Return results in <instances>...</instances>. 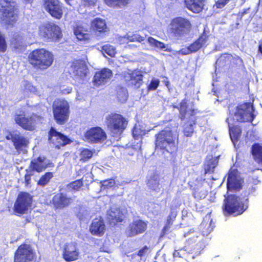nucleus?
<instances>
[{
    "label": "nucleus",
    "mask_w": 262,
    "mask_h": 262,
    "mask_svg": "<svg viewBox=\"0 0 262 262\" xmlns=\"http://www.w3.org/2000/svg\"><path fill=\"white\" fill-rule=\"evenodd\" d=\"M249 194V192H245V198L243 200L239 196L228 195L224 201L222 207L224 214L226 216L242 214L248 207Z\"/></svg>",
    "instance_id": "nucleus-1"
},
{
    "label": "nucleus",
    "mask_w": 262,
    "mask_h": 262,
    "mask_svg": "<svg viewBox=\"0 0 262 262\" xmlns=\"http://www.w3.org/2000/svg\"><path fill=\"white\" fill-rule=\"evenodd\" d=\"M105 123L110 136L120 138L127 127L128 120L122 115L114 112L106 117Z\"/></svg>",
    "instance_id": "nucleus-2"
},
{
    "label": "nucleus",
    "mask_w": 262,
    "mask_h": 262,
    "mask_svg": "<svg viewBox=\"0 0 262 262\" xmlns=\"http://www.w3.org/2000/svg\"><path fill=\"white\" fill-rule=\"evenodd\" d=\"M28 60L34 69L44 70L52 64L54 55L52 52L44 48L37 49L29 53Z\"/></svg>",
    "instance_id": "nucleus-3"
},
{
    "label": "nucleus",
    "mask_w": 262,
    "mask_h": 262,
    "mask_svg": "<svg viewBox=\"0 0 262 262\" xmlns=\"http://www.w3.org/2000/svg\"><path fill=\"white\" fill-rule=\"evenodd\" d=\"M155 145L157 148L170 154L178 149V138L171 130H161L155 136Z\"/></svg>",
    "instance_id": "nucleus-4"
},
{
    "label": "nucleus",
    "mask_w": 262,
    "mask_h": 262,
    "mask_svg": "<svg viewBox=\"0 0 262 262\" xmlns=\"http://www.w3.org/2000/svg\"><path fill=\"white\" fill-rule=\"evenodd\" d=\"M0 20L7 27H13L18 20V10L15 2L0 0Z\"/></svg>",
    "instance_id": "nucleus-5"
},
{
    "label": "nucleus",
    "mask_w": 262,
    "mask_h": 262,
    "mask_svg": "<svg viewBox=\"0 0 262 262\" xmlns=\"http://www.w3.org/2000/svg\"><path fill=\"white\" fill-rule=\"evenodd\" d=\"M254 112L253 103L247 102L239 103L227 118L238 123H252L256 117Z\"/></svg>",
    "instance_id": "nucleus-6"
},
{
    "label": "nucleus",
    "mask_w": 262,
    "mask_h": 262,
    "mask_svg": "<svg viewBox=\"0 0 262 262\" xmlns=\"http://www.w3.org/2000/svg\"><path fill=\"white\" fill-rule=\"evenodd\" d=\"M192 27V24L188 19L178 16L171 20L168 31L174 37L180 38L189 34Z\"/></svg>",
    "instance_id": "nucleus-7"
},
{
    "label": "nucleus",
    "mask_w": 262,
    "mask_h": 262,
    "mask_svg": "<svg viewBox=\"0 0 262 262\" xmlns=\"http://www.w3.org/2000/svg\"><path fill=\"white\" fill-rule=\"evenodd\" d=\"M43 117L41 115L32 113L26 116L25 112H20V114L14 115V121L16 124L25 130H34L38 123H41Z\"/></svg>",
    "instance_id": "nucleus-8"
},
{
    "label": "nucleus",
    "mask_w": 262,
    "mask_h": 262,
    "mask_svg": "<svg viewBox=\"0 0 262 262\" xmlns=\"http://www.w3.org/2000/svg\"><path fill=\"white\" fill-rule=\"evenodd\" d=\"M38 35L46 41H57L62 37L60 28L52 22H47L40 26Z\"/></svg>",
    "instance_id": "nucleus-9"
},
{
    "label": "nucleus",
    "mask_w": 262,
    "mask_h": 262,
    "mask_svg": "<svg viewBox=\"0 0 262 262\" xmlns=\"http://www.w3.org/2000/svg\"><path fill=\"white\" fill-rule=\"evenodd\" d=\"M53 114L56 122L60 125L66 123L69 118L70 106L64 99L55 100L52 105Z\"/></svg>",
    "instance_id": "nucleus-10"
},
{
    "label": "nucleus",
    "mask_w": 262,
    "mask_h": 262,
    "mask_svg": "<svg viewBox=\"0 0 262 262\" xmlns=\"http://www.w3.org/2000/svg\"><path fill=\"white\" fill-rule=\"evenodd\" d=\"M32 202V195L29 192L20 191L14 202L13 211L17 215L25 214L31 207Z\"/></svg>",
    "instance_id": "nucleus-11"
},
{
    "label": "nucleus",
    "mask_w": 262,
    "mask_h": 262,
    "mask_svg": "<svg viewBox=\"0 0 262 262\" xmlns=\"http://www.w3.org/2000/svg\"><path fill=\"white\" fill-rule=\"evenodd\" d=\"M36 259V254L30 244L20 245L14 254V262H32Z\"/></svg>",
    "instance_id": "nucleus-12"
},
{
    "label": "nucleus",
    "mask_w": 262,
    "mask_h": 262,
    "mask_svg": "<svg viewBox=\"0 0 262 262\" xmlns=\"http://www.w3.org/2000/svg\"><path fill=\"white\" fill-rule=\"evenodd\" d=\"M49 143L57 149H60L72 143L71 139L64 134L58 132L53 127H51L48 132Z\"/></svg>",
    "instance_id": "nucleus-13"
},
{
    "label": "nucleus",
    "mask_w": 262,
    "mask_h": 262,
    "mask_svg": "<svg viewBox=\"0 0 262 262\" xmlns=\"http://www.w3.org/2000/svg\"><path fill=\"white\" fill-rule=\"evenodd\" d=\"M80 253L77 244L75 242H70L63 245L61 256L66 262H72L79 258Z\"/></svg>",
    "instance_id": "nucleus-14"
},
{
    "label": "nucleus",
    "mask_w": 262,
    "mask_h": 262,
    "mask_svg": "<svg viewBox=\"0 0 262 262\" xmlns=\"http://www.w3.org/2000/svg\"><path fill=\"white\" fill-rule=\"evenodd\" d=\"M84 137L91 143H101L104 141L107 136L104 130L100 127H92L84 134Z\"/></svg>",
    "instance_id": "nucleus-15"
},
{
    "label": "nucleus",
    "mask_w": 262,
    "mask_h": 262,
    "mask_svg": "<svg viewBox=\"0 0 262 262\" xmlns=\"http://www.w3.org/2000/svg\"><path fill=\"white\" fill-rule=\"evenodd\" d=\"M54 164L49 161L45 156H39L33 159L28 166L32 171L40 173L49 167H52Z\"/></svg>",
    "instance_id": "nucleus-16"
},
{
    "label": "nucleus",
    "mask_w": 262,
    "mask_h": 262,
    "mask_svg": "<svg viewBox=\"0 0 262 262\" xmlns=\"http://www.w3.org/2000/svg\"><path fill=\"white\" fill-rule=\"evenodd\" d=\"M126 213V211L119 207H112L107 211V220L110 225L116 226L124 221Z\"/></svg>",
    "instance_id": "nucleus-17"
},
{
    "label": "nucleus",
    "mask_w": 262,
    "mask_h": 262,
    "mask_svg": "<svg viewBox=\"0 0 262 262\" xmlns=\"http://www.w3.org/2000/svg\"><path fill=\"white\" fill-rule=\"evenodd\" d=\"M5 138L7 140H11L15 149L18 151L20 152L26 148L29 145V140L25 137L20 135L19 134L12 133L9 132Z\"/></svg>",
    "instance_id": "nucleus-18"
},
{
    "label": "nucleus",
    "mask_w": 262,
    "mask_h": 262,
    "mask_svg": "<svg viewBox=\"0 0 262 262\" xmlns=\"http://www.w3.org/2000/svg\"><path fill=\"white\" fill-rule=\"evenodd\" d=\"M44 6L53 18L59 19L62 17V8L58 0H45Z\"/></svg>",
    "instance_id": "nucleus-19"
},
{
    "label": "nucleus",
    "mask_w": 262,
    "mask_h": 262,
    "mask_svg": "<svg viewBox=\"0 0 262 262\" xmlns=\"http://www.w3.org/2000/svg\"><path fill=\"white\" fill-rule=\"evenodd\" d=\"M236 169H230L228 172L227 187L230 191H239L242 188L243 181L238 178Z\"/></svg>",
    "instance_id": "nucleus-20"
},
{
    "label": "nucleus",
    "mask_w": 262,
    "mask_h": 262,
    "mask_svg": "<svg viewBox=\"0 0 262 262\" xmlns=\"http://www.w3.org/2000/svg\"><path fill=\"white\" fill-rule=\"evenodd\" d=\"M51 203L55 209H61L70 206L72 202V199L63 192L55 194L52 198Z\"/></svg>",
    "instance_id": "nucleus-21"
},
{
    "label": "nucleus",
    "mask_w": 262,
    "mask_h": 262,
    "mask_svg": "<svg viewBox=\"0 0 262 262\" xmlns=\"http://www.w3.org/2000/svg\"><path fill=\"white\" fill-rule=\"evenodd\" d=\"M113 76L112 71L108 68H103L96 72L93 77V83L95 86H99L105 84Z\"/></svg>",
    "instance_id": "nucleus-22"
},
{
    "label": "nucleus",
    "mask_w": 262,
    "mask_h": 262,
    "mask_svg": "<svg viewBox=\"0 0 262 262\" xmlns=\"http://www.w3.org/2000/svg\"><path fill=\"white\" fill-rule=\"evenodd\" d=\"M147 228V224L141 220H137L130 223L127 230V236H134L143 233Z\"/></svg>",
    "instance_id": "nucleus-23"
},
{
    "label": "nucleus",
    "mask_w": 262,
    "mask_h": 262,
    "mask_svg": "<svg viewBox=\"0 0 262 262\" xmlns=\"http://www.w3.org/2000/svg\"><path fill=\"white\" fill-rule=\"evenodd\" d=\"M226 121L229 128V134L231 141L234 144L236 143L241 137L242 129L241 126L236 124L237 122L227 118Z\"/></svg>",
    "instance_id": "nucleus-24"
},
{
    "label": "nucleus",
    "mask_w": 262,
    "mask_h": 262,
    "mask_svg": "<svg viewBox=\"0 0 262 262\" xmlns=\"http://www.w3.org/2000/svg\"><path fill=\"white\" fill-rule=\"evenodd\" d=\"M90 30L99 35L104 34L108 31L105 20L99 17L95 18L91 21Z\"/></svg>",
    "instance_id": "nucleus-25"
},
{
    "label": "nucleus",
    "mask_w": 262,
    "mask_h": 262,
    "mask_svg": "<svg viewBox=\"0 0 262 262\" xmlns=\"http://www.w3.org/2000/svg\"><path fill=\"white\" fill-rule=\"evenodd\" d=\"M123 77L126 81H132L133 85L138 88L142 84L143 75L140 71L125 72L123 73Z\"/></svg>",
    "instance_id": "nucleus-26"
},
{
    "label": "nucleus",
    "mask_w": 262,
    "mask_h": 262,
    "mask_svg": "<svg viewBox=\"0 0 262 262\" xmlns=\"http://www.w3.org/2000/svg\"><path fill=\"white\" fill-rule=\"evenodd\" d=\"M105 230V225L102 219L95 218L93 220L90 226V231L92 235L101 236Z\"/></svg>",
    "instance_id": "nucleus-27"
},
{
    "label": "nucleus",
    "mask_w": 262,
    "mask_h": 262,
    "mask_svg": "<svg viewBox=\"0 0 262 262\" xmlns=\"http://www.w3.org/2000/svg\"><path fill=\"white\" fill-rule=\"evenodd\" d=\"M208 39V35L205 31L201 34L199 37L189 46L190 52L195 53L206 45Z\"/></svg>",
    "instance_id": "nucleus-28"
},
{
    "label": "nucleus",
    "mask_w": 262,
    "mask_h": 262,
    "mask_svg": "<svg viewBox=\"0 0 262 262\" xmlns=\"http://www.w3.org/2000/svg\"><path fill=\"white\" fill-rule=\"evenodd\" d=\"M184 3L187 9L193 13H200L204 7V0H184Z\"/></svg>",
    "instance_id": "nucleus-29"
},
{
    "label": "nucleus",
    "mask_w": 262,
    "mask_h": 262,
    "mask_svg": "<svg viewBox=\"0 0 262 262\" xmlns=\"http://www.w3.org/2000/svg\"><path fill=\"white\" fill-rule=\"evenodd\" d=\"M251 154L254 160L261 167L256 168L255 170H262V146L257 143L253 144L251 147Z\"/></svg>",
    "instance_id": "nucleus-30"
},
{
    "label": "nucleus",
    "mask_w": 262,
    "mask_h": 262,
    "mask_svg": "<svg viewBox=\"0 0 262 262\" xmlns=\"http://www.w3.org/2000/svg\"><path fill=\"white\" fill-rule=\"evenodd\" d=\"M74 33L79 40L86 41L90 39V34L88 31L81 25H77L74 27Z\"/></svg>",
    "instance_id": "nucleus-31"
},
{
    "label": "nucleus",
    "mask_w": 262,
    "mask_h": 262,
    "mask_svg": "<svg viewBox=\"0 0 262 262\" xmlns=\"http://www.w3.org/2000/svg\"><path fill=\"white\" fill-rule=\"evenodd\" d=\"M219 160L217 157H211V158L206 160L204 164V172L207 173H213L214 172V169L217 166Z\"/></svg>",
    "instance_id": "nucleus-32"
},
{
    "label": "nucleus",
    "mask_w": 262,
    "mask_h": 262,
    "mask_svg": "<svg viewBox=\"0 0 262 262\" xmlns=\"http://www.w3.org/2000/svg\"><path fill=\"white\" fill-rule=\"evenodd\" d=\"M10 45L15 49H20L23 45L24 37L19 32H15L10 40Z\"/></svg>",
    "instance_id": "nucleus-33"
},
{
    "label": "nucleus",
    "mask_w": 262,
    "mask_h": 262,
    "mask_svg": "<svg viewBox=\"0 0 262 262\" xmlns=\"http://www.w3.org/2000/svg\"><path fill=\"white\" fill-rule=\"evenodd\" d=\"M192 190L193 196L198 200L204 199L207 195V190L202 185H195Z\"/></svg>",
    "instance_id": "nucleus-34"
},
{
    "label": "nucleus",
    "mask_w": 262,
    "mask_h": 262,
    "mask_svg": "<svg viewBox=\"0 0 262 262\" xmlns=\"http://www.w3.org/2000/svg\"><path fill=\"white\" fill-rule=\"evenodd\" d=\"M191 243L194 244L192 245L193 247L192 250L196 254H200L205 247L204 242L202 239H199L198 236L193 237L192 239H191Z\"/></svg>",
    "instance_id": "nucleus-35"
},
{
    "label": "nucleus",
    "mask_w": 262,
    "mask_h": 262,
    "mask_svg": "<svg viewBox=\"0 0 262 262\" xmlns=\"http://www.w3.org/2000/svg\"><path fill=\"white\" fill-rule=\"evenodd\" d=\"M177 215V212L171 209L170 213L167 217L165 224L162 229V232L163 234H165L166 231L171 227L176 220Z\"/></svg>",
    "instance_id": "nucleus-36"
},
{
    "label": "nucleus",
    "mask_w": 262,
    "mask_h": 262,
    "mask_svg": "<svg viewBox=\"0 0 262 262\" xmlns=\"http://www.w3.org/2000/svg\"><path fill=\"white\" fill-rule=\"evenodd\" d=\"M73 72L76 76L80 79H83L86 76L87 68L85 65L83 64H78L74 65Z\"/></svg>",
    "instance_id": "nucleus-37"
},
{
    "label": "nucleus",
    "mask_w": 262,
    "mask_h": 262,
    "mask_svg": "<svg viewBox=\"0 0 262 262\" xmlns=\"http://www.w3.org/2000/svg\"><path fill=\"white\" fill-rule=\"evenodd\" d=\"M196 124V118L194 117L192 122H186L183 128V134L187 137H191L192 136L194 132V126Z\"/></svg>",
    "instance_id": "nucleus-38"
},
{
    "label": "nucleus",
    "mask_w": 262,
    "mask_h": 262,
    "mask_svg": "<svg viewBox=\"0 0 262 262\" xmlns=\"http://www.w3.org/2000/svg\"><path fill=\"white\" fill-rule=\"evenodd\" d=\"M105 3L109 7L114 8H121L126 6L129 0H104Z\"/></svg>",
    "instance_id": "nucleus-39"
},
{
    "label": "nucleus",
    "mask_w": 262,
    "mask_h": 262,
    "mask_svg": "<svg viewBox=\"0 0 262 262\" xmlns=\"http://www.w3.org/2000/svg\"><path fill=\"white\" fill-rule=\"evenodd\" d=\"M231 58L230 60L229 67L231 69H239L244 67L243 60L238 56L233 57L230 55Z\"/></svg>",
    "instance_id": "nucleus-40"
},
{
    "label": "nucleus",
    "mask_w": 262,
    "mask_h": 262,
    "mask_svg": "<svg viewBox=\"0 0 262 262\" xmlns=\"http://www.w3.org/2000/svg\"><path fill=\"white\" fill-rule=\"evenodd\" d=\"M175 108L178 109L181 120H184L186 118L187 109L188 107L187 101L186 99H183L180 103L179 107L174 106Z\"/></svg>",
    "instance_id": "nucleus-41"
},
{
    "label": "nucleus",
    "mask_w": 262,
    "mask_h": 262,
    "mask_svg": "<svg viewBox=\"0 0 262 262\" xmlns=\"http://www.w3.org/2000/svg\"><path fill=\"white\" fill-rule=\"evenodd\" d=\"M93 151L88 148H83L80 152V161L85 162L89 160L93 155Z\"/></svg>",
    "instance_id": "nucleus-42"
},
{
    "label": "nucleus",
    "mask_w": 262,
    "mask_h": 262,
    "mask_svg": "<svg viewBox=\"0 0 262 262\" xmlns=\"http://www.w3.org/2000/svg\"><path fill=\"white\" fill-rule=\"evenodd\" d=\"M53 177V172H46L44 174L41 176L37 182V184L41 186H44L48 183V182Z\"/></svg>",
    "instance_id": "nucleus-43"
},
{
    "label": "nucleus",
    "mask_w": 262,
    "mask_h": 262,
    "mask_svg": "<svg viewBox=\"0 0 262 262\" xmlns=\"http://www.w3.org/2000/svg\"><path fill=\"white\" fill-rule=\"evenodd\" d=\"M102 51L103 54L105 53L111 57H115L116 54V48L109 44L103 45L102 47Z\"/></svg>",
    "instance_id": "nucleus-44"
},
{
    "label": "nucleus",
    "mask_w": 262,
    "mask_h": 262,
    "mask_svg": "<svg viewBox=\"0 0 262 262\" xmlns=\"http://www.w3.org/2000/svg\"><path fill=\"white\" fill-rule=\"evenodd\" d=\"M147 41L151 46L160 50H163L166 48V46L164 43L152 37H149L147 39Z\"/></svg>",
    "instance_id": "nucleus-45"
},
{
    "label": "nucleus",
    "mask_w": 262,
    "mask_h": 262,
    "mask_svg": "<svg viewBox=\"0 0 262 262\" xmlns=\"http://www.w3.org/2000/svg\"><path fill=\"white\" fill-rule=\"evenodd\" d=\"M83 185V179H80L70 183L68 186L71 188L72 190H74L75 191H79L80 188Z\"/></svg>",
    "instance_id": "nucleus-46"
},
{
    "label": "nucleus",
    "mask_w": 262,
    "mask_h": 262,
    "mask_svg": "<svg viewBox=\"0 0 262 262\" xmlns=\"http://www.w3.org/2000/svg\"><path fill=\"white\" fill-rule=\"evenodd\" d=\"M147 184L150 188L158 186L159 183L158 176L155 174L151 176L147 181Z\"/></svg>",
    "instance_id": "nucleus-47"
},
{
    "label": "nucleus",
    "mask_w": 262,
    "mask_h": 262,
    "mask_svg": "<svg viewBox=\"0 0 262 262\" xmlns=\"http://www.w3.org/2000/svg\"><path fill=\"white\" fill-rule=\"evenodd\" d=\"M100 183L102 187L107 189L114 187L116 184L115 179L113 178L101 181Z\"/></svg>",
    "instance_id": "nucleus-48"
},
{
    "label": "nucleus",
    "mask_w": 262,
    "mask_h": 262,
    "mask_svg": "<svg viewBox=\"0 0 262 262\" xmlns=\"http://www.w3.org/2000/svg\"><path fill=\"white\" fill-rule=\"evenodd\" d=\"M7 43L5 35L0 32V53H4L7 51Z\"/></svg>",
    "instance_id": "nucleus-49"
},
{
    "label": "nucleus",
    "mask_w": 262,
    "mask_h": 262,
    "mask_svg": "<svg viewBox=\"0 0 262 262\" xmlns=\"http://www.w3.org/2000/svg\"><path fill=\"white\" fill-rule=\"evenodd\" d=\"M34 174V172L29 168L26 169V174H25V184L26 186H28L31 183V177Z\"/></svg>",
    "instance_id": "nucleus-50"
},
{
    "label": "nucleus",
    "mask_w": 262,
    "mask_h": 262,
    "mask_svg": "<svg viewBox=\"0 0 262 262\" xmlns=\"http://www.w3.org/2000/svg\"><path fill=\"white\" fill-rule=\"evenodd\" d=\"M128 40L132 42H141L145 40V38L138 33H134L128 37Z\"/></svg>",
    "instance_id": "nucleus-51"
},
{
    "label": "nucleus",
    "mask_w": 262,
    "mask_h": 262,
    "mask_svg": "<svg viewBox=\"0 0 262 262\" xmlns=\"http://www.w3.org/2000/svg\"><path fill=\"white\" fill-rule=\"evenodd\" d=\"M160 81L158 79H152L147 86L148 91H154L159 86Z\"/></svg>",
    "instance_id": "nucleus-52"
},
{
    "label": "nucleus",
    "mask_w": 262,
    "mask_h": 262,
    "mask_svg": "<svg viewBox=\"0 0 262 262\" xmlns=\"http://www.w3.org/2000/svg\"><path fill=\"white\" fill-rule=\"evenodd\" d=\"M230 0H217L214 4L213 7L216 9H222L225 7Z\"/></svg>",
    "instance_id": "nucleus-53"
},
{
    "label": "nucleus",
    "mask_w": 262,
    "mask_h": 262,
    "mask_svg": "<svg viewBox=\"0 0 262 262\" xmlns=\"http://www.w3.org/2000/svg\"><path fill=\"white\" fill-rule=\"evenodd\" d=\"M144 133L140 128L134 127L132 129V135L135 139H138L141 137Z\"/></svg>",
    "instance_id": "nucleus-54"
},
{
    "label": "nucleus",
    "mask_w": 262,
    "mask_h": 262,
    "mask_svg": "<svg viewBox=\"0 0 262 262\" xmlns=\"http://www.w3.org/2000/svg\"><path fill=\"white\" fill-rule=\"evenodd\" d=\"M84 6H94L97 0H81Z\"/></svg>",
    "instance_id": "nucleus-55"
},
{
    "label": "nucleus",
    "mask_w": 262,
    "mask_h": 262,
    "mask_svg": "<svg viewBox=\"0 0 262 262\" xmlns=\"http://www.w3.org/2000/svg\"><path fill=\"white\" fill-rule=\"evenodd\" d=\"M72 92V88L71 86H67L66 88L62 89L60 90V94L62 95H66L70 94Z\"/></svg>",
    "instance_id": "nucleus-56"
},
{
    "label": "nucleus",
    "mask_w": 262,
    "mask_h": 262,
    "mask_svg": "<svg viewBox=\"0 0 262 262\" xmlns=\"http://www.w3.org/2000/svg\"><path fill=\"white\" fill-rule=\"evenodd\" d=\"M148 249V247L147 246H144L142 248H141V249H140L137 253V255L138 256H139L140 257H142V256H143L145 253V252Z\"/></svg>",
    "instance_id": "nucleus-57"
},
{
    "label": "nucleus",
    "mask_w": 262,
    "mask_h": 262,
    "mask_svg": "<svg viewBox=\"0 0 262 262\" xmlns=\"http://www.w3.org/2000/svg\"><path fill=\"white\" fill-rule=\"evenodd\" d=\"M179 52L180 53V54L183 55H186L187 54L192 53V52H190V50H189V46H188L186 48L181 49L180 50Z\"/></svg>",
    "instance_id": "nucleus-58"
},
{
    "label": "nucleus",
    "mask_w": 262,
    "mask_h": 262,
    "mask_svg": "<svg viewBox=\"0 0 262 262\" xmlns=\"http://www.w3.org/2000/svg\"><path fill=\"white\" fill-rule=\"evenodd\" d=\"M198 113L197 110L192 108L190 110V116H195L196 113Z\"/></svg>",
    "instance_id": "nucleus-59"
},
{
    "label": "nucleus",
    "mask_w": 262,
    "mask_h": 262,
    "mask_svg": "<svg viewBox=\"0 0 262 262\" xmlns=\"http://www.w3.org/2000/svg\"><path fill=\"white\" fill-rule=\"evenodd\" d=\"M258 52L262 55V41H260L258 45Z\"/></svg>",
    "instance_id": "nucleus-60"
},
{
    "label": "nucleus",
    "mask_w": 262,
    "mask_h": 262,
    "mask_svg": "<svg viewBox=\"0 0 262 262\" xmlns=\"http://www.w3.org/2000/svg\"><path fill=\"white\" fill-rule=\"evenodd\" d=\"M164 83L167 87H168L169 86L170 82L168 80L165 81Z\"/></svg>",
    "instance_id": "nucleus-61"
},
{
    "label": "nucleus",
    "mask_w": 262,
    "mask_h": 262,
    "mask_svg": "<svg viewBox=\"0 0 262 262\" xmlns=\"http://www.w3.org/2000/svg\"><path fill=\"white\" fill-rule=\"evenodd\" d=\"M179 252L178 251H175V252H174V254L176 256H179Z\"/></svg>",
    "instance_id": "nucleus-62"
},
{
    "label": "nucleus",
    "mask_w": 262,
    "mask_h": 262,
    "mask_svg": "<svg viewBox=\"0 0 262 262\" xmlns=\"http://www.w3.org/2000/svg\"><path fill=\"white\" fill-rule=\"evenodd\" d=\"M246 13V10H245L243 13H242V15H243L244 14Z\"/></svg>",
    "instance_id": "nucleus-63"
}]
</instances>
